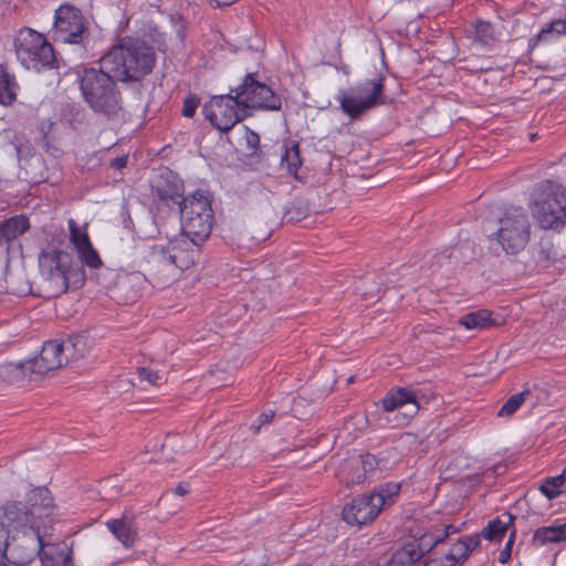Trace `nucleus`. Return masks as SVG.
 Wrapping results in <instances>:
<instances>
[{
    "mask_svg": "<svg viewBox=\"0 0 566 566\" xmlns=\"http://www.w3.org/2000/svg\"><path fill=\"white\" fill-rule=\"evenodd\" d=\"M29 506L20 501H8L0 506V538H9L29 531L52 528L54 500L50 490L39 486L27 494Z\"/></svg>",
    "mask_w": 566,
    "mask_h": 566,
    "instance_id": "nucleus-1",
    "label": "nucleus"
},
{
    "mask_svg": "<svg viewBox=\"0 0 566 566\" xmlns=\"http://www.w3.org/2000/svg\"><path fill=\"white\" fill-rule=\"evenodd\" d=\"M155 64V49L146 41L130 36L120 39L101 59V66L120 82L143 80Z\"/></svg>",
    "mask_w": 566,
    "mask_h": 566,
    "instance_id": "nucleus-2",
    "label": "nucleus"
},
{
    "mask_svg": "<svg viewBox=\"0 0 566 566\" xmlns=\"http://www.w3.org/2000/svg\"><path fill=\"white\" fill-rule=\"evenodd\" d=\"M43 289L48 297L77 289L85 282V271L75 263L73 256L60 249L43 251L39 256Z\"/></svg>",
    "mask_w": 566,
    "mask_h": 566,
    "instance_id": "nucleus-3",
    "label": "nucleus"
},
{
    "mask_svg": "<svg viewBox=\"0 0 566 566\" xmlns=\"http://www.w3.org/2000/svg\"><path fill=\"white\" fill-rule=\"evenodd\" d=\"M160 198H170L180 205L181 229L187 238L193 242H203L210 235L214 214L211 201L202 191L197 190L184 198L176 189L167 196L160 193Z\"/></svg>",
    "mask_w": 566,
    "mask_h": 566,
    "instance_id": "nucleus-4",
    "label": "nucleus"
},
{
    "mask_svg": "<svg viewBox=\"0 0 566 566\" xmlns=\"http://www.w3.org/2000/svg\"><path fill=\"white\" fill-rule=\"evenodd\" d=\"M114 80L116 78L102 66L101 70L86 69L80 75L82 95L95 112L113 116L122 109L120 93Z\"/></svg>",
    "mask_w": 566,
    "mask_h": 566,
    "instance_id": "nucleus-5",
    "label": "nucleus"
},
{
    "mask_svg": "<svg viewBox=\"0 0 566 566\" xmlns=\"http://www.w3.org/2000/svg\"><path fill=\"white\" fill-rule=\"evenodd\" d=\"M400 492V485L388 483L370 493L354 497L342 511L343 520L350 526H363L371 523L382 509L391 505Z\"/></svg>",
    "mask_w": 566,
    "mask_h": 566,
    "instance_id": "nucleus-6",
    "label": "nucleus"
},
{
    "mask_svg": "<svg viewBox=\"0 0 566 566\" xmlns=\"http://www.w3.org/2000/svg\"><path fill=\"white\" fill-rule=\"evenodd\" d=\"M13 48L18 61L27 70L39 72L56 66L52 44L42 33L31 28H22L18 31Z\"/></svg>",
    "mask_w": 566,
    "mask_h": 566,
    "instance_id": "nucleus-7",
    "label": "nucleus"
},
{
    "mask_svg": "<svg viewBox=\"0 0 566 566\" xmlns=\"http://www.w3.org/2000/svg\"><path fill=\"white\" fill-rule=\"evenodd\" d=\"M538 192L532 206L536 222L542 229L559 231L566 226V189L545 180L538 186Z\"/></svg>",
    "mask_w": 566,
    "mask_h": 566,
    "instance_id": "nucleus-8",
    "label": "nucleus"
},
{
    "mask_svg": "<svg viewBox=\"0 0 566 566\" xmlns=\"http://www.w3.org/2000/svg\"><path fill=\"white\" fill-rule=\"evenodd\" d=\"M385 77L367 80L348 90L340 91L337 101L344 114L350 119L359 118L365 112L386 103Z\"/></svg>",
    "mask_w": 566,
    "mask_h": 566,
    "instance_id": "nucleus-9",
    "label": "nucleus"
},
{
    "mask_svg": "<svg viewBox=\"0 0 566 566\" xmlns=\"http://www.w3.org/2000/svg\"><path fill=\"white\" fill-rule=\"evenodd\" d=\"M496 241L506 254H517L525 249L531 237V223L522 209H514L500 220Z\"/></svg>",
    "mask_w": 566,
    "mask_h": 566,
    "instance_id": "nucleus-10",
    "label": "nucleus"
},
{
    "mask_svg": "<svg viewBox=\"0 0 566 566\" xmlns=\"http://www.w3.org/2000/svg\"><path fill=\"white\" fill-rule=\"evenodd\" d=\"M88 31V22L82 11L71 3L61 4L54 12L53 39L63 43L78 44Z\"/></svg>",
    "mask_w": 566,
    "mask_h": 566,
    "instance_id": "nucleus-11",
    "label": "nucleus"
},
{
    "mask_svg": "<svg viewBox=\"0 0 566 566\" xmlns=\"http://www.w3.org/2000/svg\"><path fill=\"white\" fill-rule=\"evenodd\" d=\"M51 531L52 528L45 526L42 531L31 530L29 533L4 538L6 558L18 566L30 564L38 555L40 556L43 539L51 535Z\"/></svg>",
    "mask_w": 566,
    "mask_h": 566,
    "instance_id": "nucleus-12",
    "label": "nucleus"
},
{
    "mask_svg": "<svg viewBox=\"0 0 566 566\" xmlns=\"http://www.w3.org/2000/svg\"><path fill=\"white\" fill-rule=\"evenodd\" d=\"M203 113L206 118L221 132L230 130L247 115L237 95L213 96L205 105Z\"/></svg>",
    "mask_w": 566,
    "mask_h": 566,
    "instance_id": "nucleus-13",
    "label": "nucleus"
},
{
    "mask_svg": "<svg viewBox=\"0 0 566 566\" xmlns=\"http://www.w3.org/2000/svg\"><path fill=\"white\" fill-rule=\"evenodd\" d=\"M235 95L245 111L248 108L279 111L282 106L281 97L269 85L258 81L254 73L245 75L242 84L235 90Z\"/></svg>",
    "mask_w": 566,
    "mask_h": 566,
    "instance_id": "nucleus-14",
    "label": "nucleus"
},
{
    "mask_svg": "<svg viewBox=\"0 0 566 566\" xmlns=\"http://www.w3.org/2000/svg\"><path fill=\"white\" fill-rule=\"evenodd\" d=\"M140 268L154 285L164 286L176 280L166 244H154L143 255Z\"/></svg>",
    "mask_w": 566,
    "mask_h": 566,
    "instance_id": "nucleus-15",
    "label": "nucleus"
},
{
    "mask_svg": "<svg viewBox=\"0 0 566 566\" xmlns=\"http://www.w3.org/2000/svg\"><path fill=\"white\" fill-rule=\"evenodd\" d=\"M67 229L70 233L69 240L81 263L91 270L101 269L104 263L98 251L94 248L91 241L87 224L80 226L74 219H69Z\"/></svg>",
    "mask_w": 566,
    "mask_h": 566,
    "instance_id": "nucleus-16",
    "label": "nucleus"
},
{
    "mask_svg": "<svg viewBox=\"0 0 566 566\" xmlns=\"http://www.w3.org/2000/svg\"><path fill=\"white\" fill-rule=\"evenodd\" d=\"M66 364L63 352V343L60 339H51L43 344L39 356L25 360L21 368L35 375H44Z\"/></svg>",
    "mask_w": 566,
    "mask_h": 566,
    "instance_id": "nucleus-17",
    "label": "nucleus"
},
{
    "mask_svg": "<svg viewBox=\"0 0 566 566\" xmlns=\"http://www.w3.org/2000/svg\"><path fill=\"white\" fill-rule=\"evenodd\" d=\"M408 403L413 405V411L410 415L401 413L399 416H396L395 426L398 427L408 424L413 415L418 412L419 402L417 400L416 394L412 390L399 387L389 390L386 394V396L381 399V407L384 411L387 412H391Z\"/></svg>",
    "mask_w": 566,
    "mask_h": 566,
    "instance_id": "nucleus-18",
    "label": "nucleus"
},
{
    "mask_svg": "<svg viewBox=\"0 0 566 566\" xmlns=\"http://www.w3.org/2000/svg\"><path fill=\"white\" fill-rule=\"evenodd\" d=\"M188 239H175L166 244L176 277L179 275V272L193 265L198 255L197 247L201 242H193L191 238Z\"/></svg>",
    "mask_w": 566,
    "mask_h": 566,
    "instance_id": "nucleus-19",
    "label": "nucleus"
},
{
    "mask_svg": "<svg viewBox=\"0 0 566 566\" xmlns=\"http://www.w3.org/2000/svg\"><path fill=\"white\" fill-rule=\"evenodd\" d=\"M480 546V535L471 534L460 537L457 542L452 543L446 557L452 563L464 564L472 552Z\"/></svg>",
    "mask_w": 566,
    "mask_h": 566,
    "instance_id": "nucleus-20",
    "label": "nucleus"
},
{
    "mask_svg": "<svg viewBox=\"0 0 566 566\" xmlns=\"http://www.w3.org/2000/svg\"><path fill=\"white\" fill-rule=\"evenodd\" d=\"M459 532L460 528L458 526L453 524H443L440 528L424 532L419 537H412L411 539L419 545L421 554L424 556V554L429 553L438 544L444 542L450 535Z\"/></svg>",
    "mask_w": 566,
    "mask_h": 566,
    "instance_id": "nucleus-21",
    "label": "nucleus"
},
{
    "mask_svg": "<svg viewBox=\"0 0 566 566\" xmlns=\"http://www.w3.org/2000/svg\"><path fill=\"white\" fill-rule=\"evenodd\" d=\"M515 516L510 512H504L501 515L489 521L486 526L481 531L480 538L483 537L490 542H500L505 536L511 526L514 525Z\"/></svg>",
    "mask_w": 566,
    "mask_h": 566,
    "instance_id": "nucleus-22",
    "label": "nucleus"
},
{
    "mask_svg": "<svg viewBox=\"0 0 566 566\" xmlns=\"http://www.w3.org/2000/svg\"><path fill=\"white\" fill-rule=\"evenodd\" d=\"M533 542L537 546L566 542V522L538 527L533 534Z\"/></svg>",
    "mask_w": 566,
    "mask_h": 566,
    "instance_id": "nucleus-23",
    "label": "nucleus"
},
{
    "mask_svg": "<svg viewBox=\"0 0 566 566\" xmlns=\"http://www.w3.org/2000/svg\"><path fill=\"white\" fill-rule=\"evenodd\" d=\"M30 229L29 219L23 216H13L0 224V240L11 242Z\"/></svg>",
    "mask_w": 566,
    "mask_h": 566,
    "instance_id": "nucleus-24",
    "label": "nucleus"
},
{
    "mask_svg": "<svg viewBox=\"0 0 566 566\" xmlns=\"http://www.w3.org/2000/svg\"><path fill=\"white\" fill-rule=\"evenodd\" d=\"M40 559L43 566H71L69 554L59 544H48L43 541L40 551Z\"/></svg>",
    "mask_w": 566,
    "mask_h": 566,
    "instance_id": "nucleus-25",
    "label": "nucleus"
},
{
    "mask_svg": "<svg viewBox=\"0 0 566 566\" xmlns=\"http://www.w3.org/2000/svg\"><path fill=\"white\" fill-rule=\"evenodd\" d=\"M423 557L421 548L412 539L403 543L391 555V565L396 566H412L415 563Z\"/></svg>",
    "mask_w": 566,
    "mask_h": 566,
    "instance_id": "nucleus-26",
    "label": "nucleus"
},
{
    "mask_svg": "<svg viewBox=\"0 0 566 566\" xmlns=\"http://www.w3.org/2000/svg\"><path fill=\"white\" fill-rule=\"evenodd\" d=\"M106 527L126 548L135 544L137 532L124 517L112 518L106 522Z\"/></svg>",
    "mask_w": 566,
    "mask_h": 566,
    "instance_id": "nucleus-27",
    "label": "nucleus"
},
{
    "mask_svg": "<svg viewBox=\"0 0 566 566\" xmlns=\"http://www.w3.org/2000/svg\"><path fill=\"white\" fill-rule=\"evenodd\" d=\"M63 343V352L66 363L70 360H77L88 353L90 342L88 336L84 334L74 335L66 339H60Z\"/></svg>",
    "mask_w": 566,
    "mask_h": 566,
    "instance_id": "nucleus-28",
    "label": "nucleus"
},
{
    "mask_svg": "<svg viewBox=\"0 0 566 566\" xmlns=\"http://www.w3.org/2000/svg\"><path fill=\"white\" fill-rule=\"evenodd\" d=\"M459 324L468 331L485 329L499 325L493 318L492 312L489 310H479L468 313L460 318Z\"/></svg>",
    "mask_w": 566,
    "mask_h": 566,
    "instance_id": "nucleus-29",
    "label": "nucleus"
},
{
    "mask_svg": "<svg viewBox=\"0 0 566 566\" xmlns=\"http://www.w3.org/2000/svg\"><path fill=\"white\" fill-rule=\"evenodd\" d=\"M538 491L549 501L566 494V467L560 474L543 479Z\"/></svg>",
    "mask_w": 566,
    "mask_h": 566,
    "instance_id": "nucleus-30",
    "label": "nucleus"
},
{
    "mask_svg": "<svg viewBox=\"0 0 566 566\" xmlns=\"http://www.w3.org/2000/svg\"><path fill=\"white\" fill-rule=\"evenodd\" d=\"M19 85L8 67L0 65V104L11 105L17 98Z\"/></svg>",
    "mask_w": 566,
    "mask_h": 566,
    "instance_id": "nucleus-31",
    "label": "nucleus"
},
{
    "mask_svg": "<svg viewBox=\"0 0 566 566\" xmlns=\"http://www.w3.org/2000/svg\"><path fill=\"white\" fill-rule=\"evenodd\" d=\"M530 395L531 391L528 389L512 395L497 411V417H512L524 405Z\"/></svg>",
    "mask_w": 566,
    "mask_h": 566,
    "instance_id": "nucleus-32",
    "label": "nucleus"
},
{
    "mask_svg": "<svg viewBox=\"0 0 566 566\" xmlns=\"http://www.w3.org/2000/svg\"><path fill=\"white\" fill-rule=\"evenodd\" d=\"M281 165L285 166L291 175L296 177L300 167L302 166V160L300 156V147L297 144H293L290 147H286L284 154L281 158Z\"/></svg>",
    "mask_w": 566,
    "mask_h": 566,
    "instance_id": "nucleus-33",
    "label": "nucleus"
},
{
    "mask_svg": "<svg viewBox=\"0 0 566 566\" xmlns=\"http://www.w3.org/2000/svg\"><path fill=\"white\" fill-rule=\"evenodd\" d=\"M474 38L483 44H489L494 40L493 25L486 21H478L474 24Z\"/></svg>",
    "mask_w": 566,
    "mask_h": 566,
    "instance_id": "nucleus-34",
    "label": "nucleus"
},
{
    "mask_svg": "<svg viewBox=\"0 0 566 566\" xmlns=\"http://www.w3.org/2000/svg\"><path fill=\"white\" fill-rule=\"evenodd\" d=\"M137 374L140 381H146L153 386H159L164 381L163 376L158 371L148 367L139 368Z\"/></svg>",
    "mask_w": 566,
    "mask_h": 566,
    "instance_id": "nucleus-35",
    "label": "nucleus"
},
{
    "mask_svg": "<svg viewBox=\"0 0 566 566\" xmlns=\"http://www.w3.org/2000/svg\"><path fill=\"white\" fill-rule=\"evenodd\" d=\"M199 104H200V101L196 95H193V94L188 95L184 101V105H182V109H181L182 116L187 117V118L193 117Z\"/></svg>",
    "mask_w": 566,
    "mask_h": 566,
    "instance_id": "nucleus-36",
    "label": "nucleus"
},
{
    "mask_svg": "<svg viewBox=\"0 0 566 566\" xmlns=\"http://www.w3.org/2000/svg\"><path fill=\"white\" fill-rule=\"evenodd\" d=\"M243 138L245 142L247 149L251 154H254L259 149L260 136L249 127H244Z\"/></svg>",
    "mask_w": 566,
    "mask_h": 566,
    "instance_id": "nucleus-37",
    "label": "nucleus"
},
{
    "mask_svg": "<svg viewBox=\"0 0 566 566\" xmlns=\"http://www.w3.org/2000/svg\"><path fill=\"white\" fill-rule=\"evenodd\" d=\"M515 536H516V530L513 528L510 533V536H509V539L506 542V544L504 545V547L501 549V552L499 553V562L501 564H506L510 558H511V553H512V547H513V544H514V541H515Z\"/></svg>",
    "mask_w": 566,
    "mask_h": 566,
    "instance_id": "nucleus-38",
    "label": "nucleus"
},
{
    "mask_svg": "<svg viewBox=\"0 0 566 566\" xmlns=\"http://www.w3.org/2000/svg\"><path fill=\"white\" fill-rule=\"evenodd\" d=\"M423 566H453L446 555L431 557L423 563Z\"/></svg>",
    "mask_w": 566,
    "mask_h": 566,
    "instance_id": "nucleus-39",
    "label": "nucleus"
},
{
    "mask_svg": "<svg viewBox=\"0 0 566 566\" xmlns=\"http://www.w3.org/2000/svg\"><path fill=\"white\" fill-rule=\"evenodd\" d=\"M127 163H128L127 156H119V157L114 158L111 161V167L116 168V169H122V168L126 167Z\"/></svg>",
    "mask_w": 566,
    "mask_h": 566,
    "instance_id": "nucleus-40",
    "label": "nucleus"
},
{
    "mask_svg": "<svg viewBox=\"0 0 566 566\" xmlns=\"http://www.w3.org/2000/svg\"><path fill=\"white\" fill-rule=\"evenodd\" d=\"M375 463H376V459L374 455L366 454V455L361 457V464H363V468L365 471L367 470V467L370 470L374 469Z\"/></svg>",
    "mask_w": 566,
    "mask_h": 566,
    "instance_id": "nucleus-41",
    "label": "nucleus"
},
{
    "mask_svg": "<svg viewBox=\"0 0 566 566\" xmlns=\"http://www.w3.org/2000/svg\"><path fill=\"white\" fill-rule=\"evenodd\" d=\"M172 493L179 496H184L189 493V488L185 483H179L174 490Z\"/></svg>",
    "mask_w": 566,
    "mask_h": 566,
    "instance_id": "nucleus-42",
    "label": "nucleus"
},
{
    "mask_svg": "<svg viewBox=\"0 0 566 566\" xmlns=\"http://www.w3.org/2000/svg\"><path fill=\"white\" fill-rule=\"evenodd\" d=\"M558 22V20H555L551 23V27L549 29L547 30H543L542 33H545V32H551V31H555L557 32L558 34H565L566 31H562V24H556Z\"/></svg>",
    "mask_w": 566,
    "mask_h": 566,
    "instance_id": "nucleus-43",
    "label": "nucleus"
},
{
    "mask_svg": "<svg viewBox=\"0 0 566 566\" xmlns=\"http://www.w3.org/2000/svg\"><path fill=\"white\" fill-rule=\"evenodd\" d=\"M273 417H274L273 412H270V413L263 412V413H261L260 417H259L260 426L270 423L272 421Z\"/></svg>",
    "mask_w": 566,
    "mask_h": 566,
    "instance_id": "nucleus-44",
    "label": "nucleus"
},
{
    "mask_svg": "<svg viewBox=\"0 0 566 566\" xmlns=\"http://www.w3.org/2000/svg\"><path fill=\"white\" fill-rule=\"evenodd\" d=\"M237 0H210L211 3H214L216 7L231 6Z\"/></svg>",
    "mask_w": 566,
    "mask_h": 566,
    "instance_id": "nucleus-45",
    "label": "nucleus"
},
{
    "mask_svg": "<svg viewBox=\"0 0 566 566\" xmlns=\"http://www.w3.org/2000/svg\"><path fill=\"white\" fill-rule=\"evenodd\" d=\"M545 258L548 260V261H555L557 259V252L554 251L553 253H551L549 251L546 253Z\"/></svg>",
    "mask_w": 566,
    "mask_h": 566,
    "instance_id": "nucleus-46",
    "label": "nucleus"
},
{
    "mask_svg": "<svg viewBox=\"0 0 566 566\" xmlns=\"http://www.w3.org/2000/svg\"><path fill=\"white\" fill-rule=\"evenodd\" d=\"M4 558V553L0 549V566H6Z\"/></svg>",
    "mask_w": 566,
    "mask_h": 566,
    "instance_id": "nucleus-47",
    "label": "nucleus"
},
{
    "mask_svg": "<svg viewBox=\"0 0 566 566\" xmlns=\"http://www.w3.org/2000/svg\"><path fill=\"white\" fill-rule=\"evenodd\" d=\"M556 24H562V31H566V20H558Z\"/></svg>",
    "mask_w": 566,
    "mask_h": 566,
    "instance_id": "nucleus-48",
    "label": "nucleus"
}]
</instances>
